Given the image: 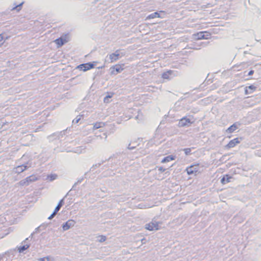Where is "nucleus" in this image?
<instances>
[{"mask_svg":"<svg viewBox=\"0 0 261 261\" xmlns=\"http://www.w3.org/2000/svg\"><path fill=\"white\" fill-rule=\"evenodd\" d=\"M56 214V213H55L54 212H53V213L48 217V219H51L52 218H53V217Z\"/></svg>","mask_w":261,"mask_h":261,"instance_id":"c756f323","label":"nucleus"},{"mask_svg":"<svg viewBox=\"0 0 261 261\" xmlns=\"http://www.w3.org/2000/svg\"><path fill=\"white\" fill-rule=\"evenodd\" d=\"M192 123L193 122L191 121L190 119L188 118L187 117H184L180 119L178 125L179 127H184Z\"/></svg>","mask_w":261,"mask_h":261,"instance_id":"0eeeda50","label":"nucleus"},{"mask_svg":"<svg viewBox=\"0 0 261 261\" xmlns=\"http://www.w3.org/2000/svg\"><path fill=\"white\" fill-rule=\"evenodd\" d=\"M204 33H206V32H200L197 33V38L199 39H207V37L205 36Z\"/></svg>","mask_w":261,"mask_h":261,"instance_id":"6ab92c4d","label":"nucleus"},{"mask_svg":"<svg viewBox=\"0 0 261 261\" xmlns=\"http://www.w3.org/2000/svg\"><path fill=\"white\" fill-rule=\"evenodd\" d=\"M165 169L164 168H163V167H159V170L161 172H164L165 171Z\"/></svg>","mask_w":261,"mask_h":261,"instance_id":"c85d7f7f","label":"nucleus"},{"mask_svg":"<svg viewBox=\"0 0 261 261\" xmlns=\"http://www.w3.org/2000/svg\"><path fill=\"white\" fill-rule=\"evenodd\" d=\"M156 17L163 18V17L161 16V15H160L159 13H158V12H154L153 13H152V14L149 15L147 17L146 19H153V18H156Z\"/></svg>","mask_w":261,"mask_h":261,"instance_id":"2eb2a0df","label":"nucleus"},{"mask_svg":"<svg viewBox=\"0 0 261 261\" xmlns=\"http://www.w3.org/2000/svg\"><path fill=\"white\" fill-rule=\"evenodd\" d=\"M82 116H78L75 119H74L72 122L74 123H77L81 119Z\"/></svg>","mask_w":261,"mask_h":261,"instance_id":"5701e85b","label":"nucleus"},{"mask_svg":"<svg viewBox=\"0 0 261 261\" xmlns=\"http://www.w3.org/2000/svg\"><path fill=\"white\" fill-rule=\"evenodd\" d=\"M120 57L119 54L118 53V51H116L114 53H113L110 55V59L111 62H114L117 61Z\"/></svg>","mask_w":261,"mask_h":261,"instance_id":"f8f14e48","label":"nucleus"},{"mask_svg":"<svg viewBox=\"0 0 261 261\" xmlns=\"http://www.w3.org/2000/svg\"><path fill=\"white\" fill-rule=\"evenodd\" d=\"M199 164H196L193 165H191L186 168V171L188 175H191L193 174H196L198 172Z\"/></svg>","mask_w":261,"mask_h":261,"instance_id":"7ed1b4c3","label":"nucleus"},{"mask_svg":"<svg viewBox=\"0 0 261 261\" xmlns=\"http://www.w3.org/2000/svg\"><path fill=\"white\" fill-rule=\"evenodd\" d=\"M160 12H162V13H165L164 11H160Z\"/></svg>","mask_w":261,"mask_h":261,"instance_id":"2f4dec72","label":"nucleus"},{"mask_svg":"<svg viewBox=\"0 0 261 261\" xmlns=\"http://www.w3.org/2000/svg\"><path fill=\"white\" fill-rule=\"evenodd\" d=\"M61 207V204L60 203H59L58 205L55 208V209L54 210V212L55 213H57L59 211V210L60 209Z\"/></svg>","mask_w":261,"mask_h":261,"instance_id":"393cba45","label":"nucleus"},{"mask_svg":"<svg viewBox=\"0 0 261 261\" xmlns=\"http://www.w3.org/2000/svg\"><path fill=\"white\" fill-rule=\"evenodd\" d=\"M184 151H185V153H186L187 155H188V154H190L191 151V148H185V149H184Z\"/></svg>","mask_w":261,"mask_h":261,"instance_id":"a878e982","label":"nucleus"},{"mask_svg":"<svg viewBox=\"0 0 261 261\" xmlns=\"http://www.w3.org/2000/svg\"><path fill=\"white\" fill-rule=\"evenodd\" d=\"M68 41L67 38L66 36L64 37H62L59 38H58L55 40V42L58 45V47H61L64 43H66Z\"/></svg>","mask_w":261,"mask_h":261,"instance_id":"6e6552de","label":"nucleus"},{"mask_svg":"<svg viewBox=\"0 0 261 261\" xmlns=\"http://www.w3.org/2000/svg\"><path fill=\"white\" fill-rule=\"evenodd\" d=\"M57 177V175L56 174H51L47 176V178L49 179V180L51 181L55 179Z\"/></svg>","mask_w":261,"mask_h":261,"instance_id":"412c9836","label":"nucleus"},{"mask_svg":"<svg viewBox=\"0 0 261 261\" xmlns=\"http://www.w3.org/2000/svg\"><path fill=\"white\" fill-rule=\"evenodd\" d=\"M94 68V65L91 63H87L85 64H82L77 66V68L80 70H82L83 71H86L90 69H91Z\"/></svg>","mask_w":261,"mask_h":261,"instance_id":"423d86ee","label":"nucleus"},{"mask_svg":"<svg viewBox=\"0 0 261 261\" xmlns=\"http://www.w3.org/2000/svg\"><path fill=\"white\" fill-rule=\"evenodd\" d=\"M124 64H116L111 67V73L112 74H116L121 72L124 69Z\"/></svg>","mask_w":261,"mask_h":261,"instance_id":"f257e3e1","label":"nucleus"},{"mask_svg":"<svg viewBox=\"0 0 261 261\" xmlns=\"http://www.w3.org/2000/svg\"><path fill=\"white\" fill-rule=\"evenodd\" d=\"M39 261H50L49 257H45L40 259Z\"/></svg>","mask_w":261,"mask_h":261,"instance_id":"bb28decb","label":"nucleus"},{"mask_svg":"<svg viewBox=\"0 0 261 261\" xmlns=\"http://www.w3.org/2000/svg\"><path fill=\"white\" fill-rule=\"evenodd\" d=\"M232 178V177L231 176L229 175V174H226L224 175L221 178V183L222 185H225L227 183L230 182V180Z\"/></svg>","mask_w":261,"mask_h":261,"instance_id":"9d476101","label":"nucleus"},{"mask_svg":"<svg viewBox=\"0 0 261 261\" xmlns=\"http://www.w3.org/2000/svg\"><path fill=\"white\" fill-rule=\"evenodd\" d=\"M145 228L150 231L158 230L159 229V223L156 221H151L146 225Z\"/></svg>","mask_w":261,"mask_h":261,"instance_id":"20e7f679","label":"nucleus"},{"mask_svg":"<svg viewBox=\"0 0 261 261\" xmlns=\"http://www.w3.org/2000/svg\"><path fill=\"white\" fill-rule=\"evenodd\" d=\"M22 4V3L16 6V7H14L12 10H17V11H19L21 9Z\"/></svg>","mask_w":261,"mask_h":261,"instance_id":"b1692460","label":"nucleus"},{"mask_svg":"<svg viewBox=\"0 0 261 261\" xmlns=\"http://www.w3.org/2000/svg\"><path fill=\"white\" fill-rule=\"evenodd\" d=\"M242 138H236L230 140L226 145L225 148L230 149L234 147L238 144L240 143Z\"/></svg>","mask_w":261,"mask_h":261,"instance_id":"f03ea898","label":"nucleus"},{"mask_svg":"<svg viewBox=\"0 0 261 261\" xmlns=\"http://www.w3.org/2000/svg\"><path fill=\"white\" fill-rule=\"evenodd\" d=\"M98 238L99 242H103L106 240V237L103 235L99 236Z\"/></svg>","mask_w":261,"mask_h":261,"instance_id":"aec40b11","label":"nucleus"},{"mask_svg":"<svg viewBox=\"0 0 261 261\" xmlns=\"http://www.w3.org/2000/svg\"><path fill=\"white\" fill-rule=\"evenodd\" d=\"M175 159V156L172 155H168L165 158H164L161 161V163H165L166 162H169L170 161H173Z\"/></svg>","mask_w":261,"mask_h":261,"instance_id":"ddd939ff","label":"nucleus"},{"mask_svg":"<svg viewBox=\"0 0 261 261\" xmlns=\"http://www.w3.org/2000/svg\"><path fill=\"white\" fill-rule=\"evenodd\" d=\"M105 125V123L100 122H96L94 124L93 127L95 129H97L103 127Z\"/></svg>","mask_w":261,"mask_h":261,"instance_id":"a211bd4d","label":"nucleus"},{"mask_svg":"<svg viewBox=\"0 0 261 261\" xmlns=\"http://www.w3.org/2000/svg\"><path fill=\"white\" fill-rule=\"evenodd\" d=\"M254 71L253 70H250L248 73V75H251L253 74Z\"/></svg>","mask_w":261,"mask_h":261,"instance_id":"7c9ffc66","label":"nucleus"},{"mask_svg":"<svg viewBox=\"0 0 261 261\" xmlns=\"http://www.w3.org/2000/svg\"><path fill=\"white\" fill-rule=\"evenodd\" d=\"M75 221L73 220H69L63 225V229L64 230L69 229L71 226H74Z\"/></svg>","mask_w":261,"mask_h":261,"instance_id":"1a4fd4ad","label":"nucleus"},{"mask_svg":"<svg viewBox=\"0 0 261 261\" xmlns=\"http://www.w3.org/2000/svg\"><path fill=\"white\" fill-rule=\"evenodd\" d=\"M24 170V169H21V171H23Z\"/></svg>","mask_w":261,"mask_h":261,"instance_id":"473e14b6","label":"nucleus"},{"mask_svg":"<svg viewBox=\"0 0 261 261\" xmlns=\"http://www.w3.org/2000/svg\"><path fill=\"white\" fill-rule=\"evenodd\" d=\"M256 89V87L254 85H250L246 87L245 90V94H250L254 92Z\"/></svg>","mask_w":261,"mask_h":261,"instance_id":"9b49d317","label":"nucleus"},{"mask_svg":"<svg viewBox=\"0 0 261 261\" xmlns=\"http://www.w3.org/2000/svg\"><path fill=\"white\" fill-rule=\"evenodd\" d=\"M113 94H114V93H112V94L111 95H109L106 96L103 99V101L105 102H109L108 99L111 98L113 96Z\"/></svg>","mask_w":261,"mask_h":261,"instance_id":"4be33fe9","label":"nucleus"},{"mask_svg":"<svg viewBox=\"0 0 261 261\" xmlns=\"http://www.w3.org/2000/svg\"><path fill=\"white\" fill-rule=\"evenodd\" d=\"M29 247V245L28 244H25L23 246H21L18 247V251L19 252L21 253L23 252L24 250L28 249Z\"/></svg>","mask_w":261,"mask_h":261,"instance_id":"f3484780","label":"nucleus"},{"mask_svg":"<svg viewBox=\"0 0 261 261\" xmlns=\"http://www.w3.org/2000/svg\"><path fill=\"white\" fill-rule=\"evenodd\" d=\"M4 37L2 36V35H0V43L1 45L3 44V41H4Z\"/></svg>","mask_w":261,"mask_h":261,"instance_id":"cd10ccee","label":"nucleus"},{"mask_svg":"<svg viewBox=\"0 0 261 261\" xmlns=\"http://www.w3.org/2000/svg\"><path fill=\"white\" fill-rule=\"evenodd\" d=\"M237 128V125L236 123H234L227 129L226 132L231 134L235 131Z\"/></svg>","mask_w":261,"mask_h":261,"instance_id":"dca6fc26","label":"nucleus"},{"mask_svg":"<svg viewBox=\"0 0 261 261\" xmlns=\"http://www.w3.org/2000/svg\"><path fill=\"white\" fill-rule=\"evenodd\" d=\"M172 74V71L168 70L166 72H164L162 75V77L164 79L168 80L170 78V76Z\"/></svg>","mask_w":261,"mask_h":261,"instance_id":"4468645a","label":"nucleus"},{"mask_svg":"<svg viewBox=\"0 0 261 261\" xmlns=\"http://www.w3.org/2000/svg\"><path fill=\"white\" fill-rule=\"evenodd\" d=\"M38 178L34 175H32L29 177H27L24 180H21L19 184L21 186L28 185L31 182L36 181Z\"/></svg>","mask_w":261,"mask_h":261,"instance_id":"39448f33","label":"nucleus"}]
</instances>
